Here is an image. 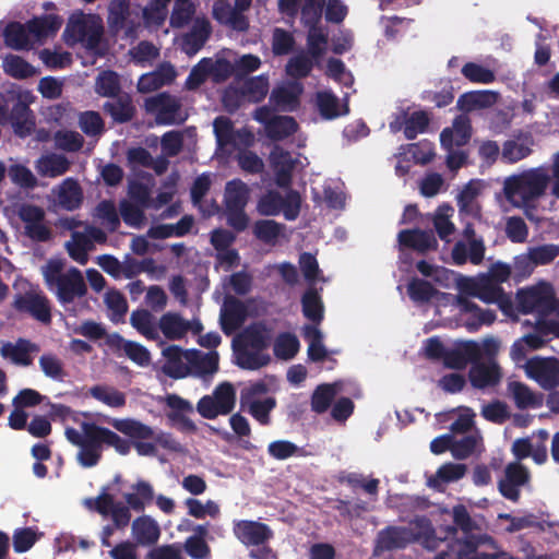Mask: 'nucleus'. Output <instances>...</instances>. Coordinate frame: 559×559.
Masks as SVG:
<instances>
[{"mask_svg": "<svg viewBox=\"0 0 559 559\" xmlns=\"http://www.w3.org/2000/svg\"><path fill=\"white\" fill-rule=\"evenodd\" d=\"M186 350L177 345H169L163 349V356L166 358L162 367L163 372L173 379H182L190 374L189 364L183 362Z\"/></svg>", "mask_w": 559, "mask_h": 559, "instance_id": "nucleus-24", "label": "nucleus"}, {"mask_svg": "<svg viewBox=\"0 0 559 559\" xmlns=\"http://www.w3.org/2000/svg\"><path fill=\"white\" fill-rule=\"evenodd\" d=\"M413 523L416 526V530H414V543H419L429 551L436 550L439 547L440 539L437 537L431 522L420 518L416 519Z\"/></svg>", "mask_w": 559, "mask_h": 559, "instance_id": "nucleus-35", "label": "nucleus"}, {"mask_svg": "<svg viewBox=\"0 0 559 559\" xmlns=\"http://www.w3.org/2000/svg\"><path fill=\"white\" fill-rule=\"evenodd\" d=\"M59 203L68 211L76 210L83 202V192L79 182L72 178H67L58 194Z\"/></svg>", "mask_w": 559, "mask_h": 559, "instance_id": "nucleus-33", "label": "nucleus"}, {"mask_svg": "<svg viewBox=\"0 0 559 559\" xmlns=\"http://www.w3.org/2000/svg\"><path fill=\"white\" fill-rule=\"evenodd\" d=\"M532 148L528 143L508 140L502 145L501 157L506 163L514 164L530 156Z\"/></svg>", "mask_w": 559, "mask_h": 559, "instance_id": "nucleus-63", "label": "nucleus"}, {"mask_svg": "<svg viewBox=\"0 0 559 559\" xmlns=\"http://www.w3.org/2000/svg\"><path fill=\"white\" fill-rule=\"evenodd\" d=\"M103 111L111 118L114 123L123 124L133 120L136 115V107L131 95L122 93L105 102L103 104Z\"/></svg>", "mask_w": 559, "mask_h": 559, "instance_id": "nucleus-18", "label": "nucleus"}, {"mask_svg": "<svg viewBox=\"0 0 559 559\" xmlns=\"http://www.w3.org/2000/svg\"><path fill=\"white\" fill-rule=\"evenodd\" d=\"M81 429L85 437L82 449L78 453V462L83 467L96 466L102 459L105 445L114 448L121 455H127L131 450L130 441L121 438L109 428L98 426L95 423L83 421Z\"/></svg>", "mask_w": 559, "mask_h": 559, "instance_id": "nucleus-2", "label": "nucleus"}, {"mask_svg": "<svg viewBox=\"0 0 559 559\" xmlns=\"http://www.w3.org/2000/svg\"><path fill=\"white\" fill-rule=\"evenodd\" d=\"M246 307L237 298L225 301L221 313V326L226 335L233 334L246 320Z\"/></svg>", "mask_w": 559, "mask_h": 559, "instance_id": "nucleus-23", "label": "nucleus"}, {"mask_svg": "<svg viewBox=\"0 0 559 559\" xmlns=\"http://www.w3.org/2000/svg\"><path fill=\"white\" fill-rule=\"evenodd\" d=\"M276 405L277 402L274 396H267L263 400L240 402L241 409L247 411L262 426L270 425V415Z\"/></svg>", "mask_w": 559, "mask_h": 559, "instance_id": "nucleus-29", "label": "nucleus"}, {"mask_svg": "<svg viewBox=\"0 0 559 559\" xmlns=\"http://www.w3.org/2000/svg\"><path fill=\"white\" fill-rule=\"evenodd\" d=\"M170 1L171 0H150L142 11L144 23L147 26H162L167 19L168 4Z\"/></svg>", "mask_w": 559, "mask_h": 559, "instance_id": "nucleus-45", "label": "nucleus"}, {"mask_svg": "<svg viewBox=\"0 0 559 559\" xmlns=\"http://www.w3.org/2000/svg\"><path fill=\"white\" fill-rule=\"evenodd\" d=\"M526 374L546 391L559 385V359L557 357H533L526 362Z\"/></svg>", "mask_w": 559, "mask_h": 559, "instance_id": "nucleus-10", "label": "nucleus"}, {"mask_svg": "<svg viewBox=\"0 0 559 559\" xmlns=\"http://www.w3.org/2000/svg\"><path fill=\"white\" fill-rule=\"evenodd\" d=\"M214 71V63L210 58L201 59L190 71L185 86L189 91L200 87Z\"/></svg>", "mask_w": 559, "mask_h": 559, "instance_id": "nucleus-52", "label": "nucleus"}, {"mask_svg": "<svg viewBox=\"0 0 559 559\" xmlns=\"http://www.w3.org/2000/svg\"><path fill=\"white\" fill-rule=\"evenodd\" d=\"M508 389L511 392L518 408L525 409L527 407H536L540 405L536 400L535 394L526 384L513 381L509 383Z\"/></svg>", "mask_w": 559, "mask_h": 559, "instance_id": "nucleus-55", "label": "nucleus"}, {"mask_svg": "<svg viewBox=\"0 0 559 559\" xmlns=\"http://www.w3.org/2000/svg\"><path fill=\"white\" fill-rule=\"evenodd\" d=\"M214 134L218 147H225L235 142V128L230 118L218 116L213 121Z\"/></svg>", "mask_w": 559, "mask_h": 559, "instance_id": "nucleus-57", "label": "nucleus"}, {"mask_svg": "<svg viewBox=\"0 0 559 559\" xmlns=\"http://www.w3.org/2000/svg\"><path fill=\"white\" fill-rule=\"evenodd\" d=\"M195 4L192 0H175L169 24L173 28H182L187 26L195 14Z\"/></svg>", "mask_w": 559, "mask_h": 559, "instance_id": "nucleus-46", "label": "nucleus"}, {"mask_svg": "<svg viewBox=\"0 0 559 559\" xmlns=\"http://www.w3.org/2000/svg\"><path fill=\"white\" fill-rule=\"evenodd\" d=\"M527 253L535 266L547 265L559 257V246L555 243L535 246L528 248Z\"/></svg>", "mask_w": 559, "mask_h": 559, "instance_id": "nucleus-64", "label": "nucleus"}, {"mask_svg": "<svg viewBox=\"0 0 559 559\" xmlns=\"http://www.w3.org/2000/svg\"><path fill=\"white\" fill-rule=\"evenodd\" d=\"M466 473V465L461 463H445L441 465L433 478L428 484L431 487H439L441 484H448L461 479Z\"/></svg>", "mask_w": 559, "mask_h": 559, "instance_id": "nucleus-48", "label": "nucleus"}, {"mask_svg": "<svg viewBox=\"0 0 559 559\" xmlns=\"http://www.w3.org/2000/svg\"><path fill=\"white\" fill-rule=\"evenodd\" d=\"M185 359L189 364L190 373L198 377L213 374L218 370L217 352L202 353L198 349L186 350Z\"/></svg>", "mask_w": 559, "mask_h": 559, "instance_id": "nucleus-22", "label": "nucleus"}, {"mask_svg": "<svg viewBox=\"0 0 559 559\" xmlns=\"http://www.w3.org/2000/svg\"><path fill=\"white\" fill-rule=\"evenodd\" d=\"M134 492L124 495L128 506L136 512L144 510L146 503H151L154 499V490L150 483L139 480L132 486Z\"/></svg>", "mask_w": 559, "mask_h": 559, "instance_id": "nucleus-36", "label": "nucleus"}, {"mask_svg": "<svg viewBox=\"0 0 559 559\" xmlns=\"http://www.w3.org/2000/svg\"><path fill=\"white\" fill-rule=\"evenodd\" d=\"M212 32L206 19H197L190 29L181 38V50L189 57L194 56L205 45Z\"/></svg>", "mask_w": 559, "mask_h": 559, "instance_id": "nucleus-19", "label": "nucleus"}, {"mask_svg": "<svg viewBox=\"0 0 559 559\" xmlns=\"http://www.w3.org/2000/svg\"><path fill=\"white\" fill-rule=\"evenodd\" d=\"M407 294L414 302L424 304L430 301L438 294V290L430 282L413 277L407 284Z\"/></svg>", "mask_w": 559, "mask_h": 559, "instance_id": "nucleus-51", "label": "nucleus"}, {"mask_svg": "<svg viewBox=\"0 0 559 559\" xmlns=\"http://www.w3.org/2000/svg\"><path fill=\"white\" fill-rule=\"evenodd\" d=\"M132 534L138 545L153 546L160 537V528L155 520L143 515L133 521Z\"/></svg>", "mask_w": 559, "mask_h": 559, "instance_id": "nucleus-26", "label": "nucleus"}, {"mask_svg": "<svg viewBox=\"0 0 559 559\" xmlns=\"http://www.w3.org/2000/svg\"><path fill=\"white\" fill-rule=\"evenodd\" d=\"M38 349V346L31 341L19 338L15 344L5 343L1 348V355L11 358L16 365L29 366L33 362L31 353Z\"/></svg>", "mask_w": 559, "mask_h": 559, "instance_id": "nucleus-27", "label": "nucleus"}, {"mask_svg": "<svg viewBox=\"0 0 559 559\" xmlns=\"http://www.w3.org/2000/svg\"><path fill=\"white\" fill-rule=\"evenodd\" d=\"M160 331L168 340H180L188 332L190 324L178 313L167 312L162 316L158 324Z\"/></svg>", "mask_w": 559, "mask_h": 559, "instance_id": "nucleus-32", "label": "nucleus"}, {"mask_svg": "<svg viewBox=\"0 0 559 559\" xmlns=\"http://www.w3.org/2000/svg\"><path fill=\"white\" fill-rule=\"evenodd\" d=\"M176 72L171 66L163 68L159 72L144 74L140 78L138 90L141 93H147L158 90L165 84L170 83L175 79Z\"/></svg>", "mask_w": 559, "mask_h": 559, "instance_id": "nucleus-38", "label": "nucleus"}, {"mask_svg": "<svg viewBox=\"0 0 559 559\" xmlns=\"http://www.w3.org/2000/svg\"><path fill=\"white\" fill-rule=\"evenodd\" d=\"M430 117L425 110H416L412 114L404 112L402 121L396 120L390 124L394 131L401 130L403 127L404 136L407 140H414L418 134L428 131Z\"/></svg>", "mask_w": 559, "mask_h": 559, "instance_id": "nucleus-21", "label": "nucleus"}, {"mask_svg": "<svg viewBox=\"0 0 559 559\" xmlns=\"http://www.w3.org/2000/svg\"><path fill=\"white\" fill-rule=\"evenodd\" d=\"M233 533L246 547L269 546V542L274 537V532L267 524L253 520L235 521Z\"/></svg>", "mask_w": 559, "mask_h": 559, "instance_id": "nucleus-12", "label": "nucleus"}, {"mask_svg": "<svg viewBox=\"0 0 559 559\" xmlns=\"http://www.w3.org/2000/svg\"><path fill=\"white\" fill-rule=\"evenodd\" d=\"M548 182L549 177L545 171L533 168L506 178L503 193L514 206H527L544 195Z\"/></svg>", "mask_w": 559, "mask_h": 559, "instance_id": "nucleus-4", "label": "nucleus"}, {"mask_svg": "<svg viewBox=\"0 0 559 559\" xmlns=\"http://www.w3.org/2000/svg\"><path fill=\"white\" fill-rule=\"evenodd\" d=\"M301 310L306 319L314 324H321L324 319V305L314 287H309L301 297Z\"/></svg>", "mask_w": 559, "mask_h": 559, "instance_id": "nucleus-28", "label": "nucleus"}, {"mask_svg": "<svg viewBox=\"0 0 559 559\" xmlns=\"http://www.w3.org/2000/svg\"><path fill=\"white\" fill-rule=\"evenodd\" d=\"M131 325L147 340L158 338V331L153 314L146 309L134 310L130 317Z\"/></svg>", "mask_w": 559, "mask_h": 559, "instance_id": "nucleus-40", "label": "nucleus"}, {"mask_svg": "<svg viewBox=\"0 0 559 559\" xmlns=\"http://www.w3.org/2000/svg\"><path fill=\"white\" fill-rule=\"evenodd\" d=\"M104 34V26L99 16L74 12L68 20L63 36L68 45L82 44L86 49L94 50Z\"/></svg>", "mask_w": 559, "mask_h": 559, "instance_id": "nucleus-5", "label": "nucleus"}, {"mask_svg": "<svg viewBox=\"0 0 559 559\" xmlns=\"http://www.w3.org/2000/svg\"><path fill=\"white\" fill-rule=\"evenodd\" d=\"M530 480L528 468L519 462H512L506 466L504 477L498 483V490L503 498L518 502L521 498V487L527 485Z\"/></svg>", "mask_w": 559, "mask_h": 559, "instance_id": "nucleus-13", "label": "nucleus"}, {"mask_svg": "<svg viewBox=\"0 0 559 559\" xmlns=\"http://www.w3.org/2000/svg\"><path fill=\"white\" fill-rule=\"evenodd\" d=\"M38 364L44 374L52 380L62 382L67 377L62 360L55 354H43Z\"/></svg>", "mask_w": 559, "mask_h": 559, "instance_id": "nucleus-54", "label": "nucleus"}, {"mask_svg": "<svg viewBox=\"0 0 559 559\" xmlns=\"http://www.w3.org/2000/svg\"><path fill=\"white\" fill-rule=\"evenodd\" d=\"M272 330L264 322L249 324L234 341L237 365L247 370H258L270 364L264 353L271 345Z\"/></svg>", "mask_w": 559, "mask_h": 559, "instance_id": "nucleus-1", "label": "nucleus"}, {"mask_svg": "<svg viewBox=\"0 0 559 559\" xmlns=\"http://www.w3.org/2000/svg\"><path fill=\"white\" fill-rule=\"evenodd\" d=\"M241 95L249 102L259 103L265 98L269 92V79L266 75H258L245 81L240 88Z\"/></svg>", "mask_w": 559, "mask_h": 559, "instance_id": "nucleus-47", "label": "nucleus"}, {"mask_svg": "<svg viewBox=\"0 0 559 559\" xmlns=\"http://www.w3.org/2000/svg\"><path fill=\"white\" fill-rule=\"evenodd\" d=\"M95 216L110 233H115L120 226V218L112 200L100 201L95 207Z\"/></svg>", "mask_w": 559, "mask_h": 559, "instance_id": "nucleus-53", "label": "nucleus"}, {"mask_svg": "<svg viewBox=\"0 0 559 559\" xmlns=\"http://www.w3.org/2000/svg\"><path fill=\"white\" fill-rule=\"evenodd\" d=\"M501 377V369L496 361L486 364L478 360L473 362L468 371L471 384L479 390L496 386L500 382Z\"/></svg>", "mask_w": 559, "mask_h": 559, "instance_id": "nucleus-16", "label": "nucleus"}, {"mask_svg": "<svg viewBox=\"0 0 559 559\" xmlns=\"http://www.w3.org/2000/svg\"><path fill=\"white\" fill-rule=\"evenodd\" d=\"M397 241L401 248L412 249L420 254L438 249V241L432 230L402 229L397 235Z\"/></svg>", "mask_w": 559, "mask_h": 559, "instance_id": "nucleus-15", "label": "nucleus"}, {"mask_svg": "<svg viewBox=\"0 0 559 559\" xmlns=\"http://www.w3.org/2000/svg\"><path fill=\"white\" fill-rule=\"evenodd\" d=\"M313 59L305 52L292 57L286 66L287 73L295 79H306L313 69Z\"/></svg>", "mask_w": 559, "mask_h": 559, "instance_id": "nucleus-61", "label": "nucleus"}, {"mask_svg": "<svg viewBox=\"0 0 559 559\" xmlns=\"http://www.w3.org/2000/svg\"><path fill=\"white\" fill-rule=\"evenodd\" d=\"M324 0H304L300 9V19L309 28L318 27L324 8Z\"/></svg>", "mask_w": 559, "mask_h": 559, "instance_id": "nucleus-59", "label": "nucleus"}, {"mask_svg": "<svg viewBox=\"0 0 559 559\" xmlns=\"http://www.w3.org/2000/svg\"><path fill=\"white\" fill-rule=\"evenodd\" d=\"M285 226L273 219H259L253 225L254 237L266 245H275Z\"/></svg>", "mask_w": 559, "mask_h": 559, "instance_id": "nucleus-44", "label": "nucleus"}, {"mask_svg": "<svg viewBox=\"0 0 559 559\" xmlns=\"http://www.w3.org/2000/svg\"><path fill=\"white\" fill-rule=\"evenodd\" d=\"M130 14V0H111L108 7V24L117 32L123 29Z\"/></svg>", "mask_w": 559, "mask_h": 559, "instance_id": "nucleus-49", "label": "nucleus"}, {"mask_svg": "<svg viewBox=\"0 0 559 559\" xmlns=\"http://www.w3.org/2000/svg\"><path fill=\"white\" fill-rule=\"evenodd\" d=\"M13 307L21 313H27L43 324L51 323V305L43 292L34 289L15 296Z\"/></svg>", "mask_w": 559, "mask_h": 559, "instance_id": "nucleus-11", "label": "nucleus"}, {"mask_svg": "<svg viewBox=\"0 0 559 559\" xmlns=\"http://www.w3.org/2000/svg\"><path fill=\"white\" fill-rule=\"evenodd\" d=\"M519 308L523 313H549L555 309V296L549 285H539L518 293Z\"/></svg>", "mask_w": 559, "mask_h": 559, "instance_id": "nucleus-9", "label": "nucleus"}, {"mask_svg": "<svg viewBox=\"0 0 559 559\" xmlns=\"http://www.w3.org/2000/svg\"><path fill=\"white\" fill-rule=\"evenodd\" d=\"M298 130V123L290 116H275L265 129L269 139L282 141Z\"/></svg>", "mask_w": 559, "mask_h": 559, "instance_id": "nucleus-34", "label": "nucleus"}, {"mask_svg": "<svg viewBox=\"0 0 559 559\" xmlns=\"http://www.w3.org/2000/svg\"><path fill=\"white\" fill-rule=\"evenodd\" d=\"M236 404V391L230 382L219 383L212 395L202 396L198 404V413L205 419H214L219 415L231 413Z\"/></svg>", "mask_w": 559, "mask_h": 559, "instance_id": "nucleus-7", "label": "nucleus"}, {"mask_svg": "<svg viewBox=\"0 0 559 559\" xmlns=\"http://www.w3.org/2000/svg\"><path fill=\"white\" fill-rule=\"evenodd\" d=\"M284 207V198L278 191L270 190L264 193L258 201L257 210L261 215L275 216L282 212Z\"/></svg>", "mask_w": 559, "mask_h": 559, "instance_id": "nucleus-58", "label": "nucleus"}, {"mask_svg": "<svg viewBox=\"0 0 559 559\" xmlns=\"http://www.w3.org/2000/svg\"><path fill=\"white\" fill-rule=\"evenodd\" d=\"M95 92L103 97L115 98L121 95L119 75L112 70H106L98 74L95 82Z\"/></svg>", "mask_w": 559, "mask_h": 559, "instance_id": "nucleus-43", "label": "nucleus"}, {"mask_svg": "<svg viewBox=\"0 0 559 559\" xmlns=\"http://www.w3.org/2000/svg\"><path fill=\"white\" fill-rule=\"evenodd\" d=\"M143 107L146 114L154 116L157 126H180L188 118L181 99L168 92L146 97Z\"/></svg>", "mask_w": 559, "mask_h": 559, "instance_id": "nucleus-6", "label": "nucleus"}, {"mask_svg": "<svg viewBox=\"0 0 559 559\" xmlns=\"http://www.w3.org/2000/svg\"><path fill=\"white\" fill-rule=\"evenodd\" d=\"M63 19L55 13L34 16L27 21L34 43L43 44L47 38L55 37L61 28Z\"/></svg>", "mask_w": 559, "mask_h": 559, "instance_id": "nucleus-17", "label": "nucleus"}, {"mask_svg": "<svg viewBox=\"0 0 559 559\" xmlns=\"http://www.w3.org/2000/svg\"><path fill=\"white\" fill-rule=\"evenodd\" d=\"M70 168L69 159L63 155L51 154L40 159L39 171L49 177H59Z\"/></svg>", "mask_w": 559, "mask_h": 559, "instance_id": "nucleus-56", "label": "nucleus"}, {"mask_svg": "<svg viewBox=\"0 0 559 559\" xmlns=\"http://www.w3.org/2000/svg\"><path fill=\"white\" fill-rule=\"evenodd\" d=\"M414 544V530L409 526L388 525L377 533L373 555L402 550Z\"/></svg>", "mask_w": 559, "mask_h": 559, "instance_id": "nucleus-8", "label": "nucleus"}, {"mask_svg": "<svg viewBox=\"0 0 559 559\" xmlns=\"http://www.w3.org/2000/svg\"><path fill=\"white\" fill-rule=\"evenodd\" d=\"M249 189L240 179H234L226 183L225 207L226 210L245 209L248 203Z\"/></svg>", "mask_w": 559, "mask_h": 559, "instance_id": "nucleus-31", "label": "nucleus"}, {"mask_svg": "<svg viewBox=\"0 0 559 559\" xmlns=\"http://www.w3.org/2000/svg\"><path fill=\"white\" fill-rule=\"evenodd\" d=\"M110 425L119 432L135 440H147L154 436V431L150 426L135 419H112Z\"/></svg>", "mask_w": 559, "mask_h": 559, "instance_id": "nucleus-30", "label": "nucleus"}, {"mask_svg": "<svg viewBox=\"0 0 559 559\" xmlns=\"http://www.w3.org/2000/svg\"><path fill=\"white\" fill-rule=\"evenodd\" d=\"M90 394L95 400L112 408H121L127 403L126 394L109 385H94L90 389Z\"/></svg>", "mask_w": 559, "mask_h": 559, "instance_id": "nucleus-41", "label": "nucleus"}, {"mask_svg": "<svg viewBox=\"0 0 559 559\" xmlns=\"http://www.w3.org/2000/svg\"><path fill=\"white\" fill-rule=\"evenodd\" d=\"M46 286L52 292L62 305L72 304L76 298H82L87 293V286L81 271L70 267L62 272V263L49 261L44 269Z\"/></svg>", "mask_w": 559, "mask_h": 559, "instance_id": "nucleus-3", "label": "nucleus"}, {"mask_svg": "<svg viewBox=\"0 0 559 559\" xmlns=\"http://www.w3.org/2000/svg\"><path fill=\"white\" fill-rule=\"evenodd\" d=\"M471 295L487 304L497 302L501 308H503L504 301L508 300L503 288L499 284H496L491 281L475 287L471 292Z\"/></svg>", "mask_w": 559, "mask_h": 559, "instance_id": "nucleus-50", "label": "nucleus"}, {"mask_svg": "<svg viewBox=\"0 0 559 559\" xmlns=\"http://www.w3.org/2000/svg\"><path fill=\"white\" fill-rule=\"evenodd\" d=\"M2 67L9 76L17 80H25L36 74V69L17 55L5 56Z\"/></svg>", "mask_w": 559, "mask_h": 559, "instance_id": "nucleus-39", "label": "nucleus"}, {"mask_svg": "<svg viewBox=\"0 0 559 559\" xmlns=\"http://www.w3.org/2000/svg\"><path fill=\"white\" fill-rule=\"evenodd\" d=\"M457 305L460 309L469 314L465 325L469 332H476L481 325H490L496 320V312L490 309H481L468 297L459 296Z\"/></svg>", "mask_w": 559, "mask_h": 559, "instance_id": "nucleus-20", "label": "nucleus"}, {"mask_svg": "<svg viewBox=\"0 0 559 559\" xmlns=\"http://www.w3.org/2000/svg\"><path fill=\"white\" fill-rule=\"evenodd\" d=\"M337 394L336 384L322 383L319 384L311 395V411L316 414L325 413L332 405Z\"/></svg>", "mask_w": 559, "mask_h": 559, "instance_id": "nucleus-37", "label": "nucleus"}, {"mask_svg": "<svg viewBox=\"0 0 559 559\" xmlns=\"http://www.w3.org/2000/svg\"><path fill=\"white\" fill-rule=\"evenodd\" d=\"M299 348L298 337L289 332L280 333L273 344L275 357L283 360L293 359L299 352Z\"/></svg>", "mask_w": 559, "mask_h": 559, "instance_id": "nucleus-42", "label": "nucleus"}, {"mask_svg": "<svg viewBox=\"0 0 559 559\" xmlns=\"http://www.w3.org/2000/svg\"><path fill=\"white\" fill-rule=\"evenodd\" d=\"M245 11L238 9H224L221 13L215 12L216 19L237 32H246L249 28V20L243 14Z\"/></svg>", "mask_w": 559, "mask_h": 559, "instance_id": "nucleus-60", "label": "nucleus"}, {"mask_svg": "<svg viewBox=\"0 0 559 559\" xmlns=\"http://www.w3.org/2000/svg\"><path fill=\"white\" fill-rule=\"evenodd\" d=\"M481 358L480 345L475 341H464L455 345L454 348L447 349L443 360L445 367L450 369H465L469 362H476Z\"/></svg>", "mask_w": 559, "mask_h": 559, "instance_id": "nucleus-14", "label": "nucleus"}, {"mask_svg": "<svg viewBox=\"0 0 559 559\" xmlns=\"http://www.w3.org/2000/svg\"><path fill=\"white\" fill-rule=\"evenodd\" d=\"M4 44L14 50H29L33 48V37L28 32L27 22H9L3 31Z\"/></svg>", "mask_w": 559, "mask_h": 559, "instance_id": "nucleus-25", "label": "nucleus"}, {"mask_svg": "<svg viewBox=\"0 0 559 559\" xmlns=\"http://www.w3.org/2000/svg\"><path fill=\"white\" fill-rule=\"evenodd\" d=\"M462 74L472 83L490 84L496 80L492 70L475 62L465 63L462 68Z\"/></svg>", "mask_w": 559, "mask_h": 559, "instance_id": "nucleus-62", "label": "nucleus"}]
</instances>
